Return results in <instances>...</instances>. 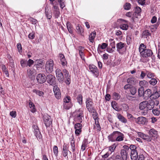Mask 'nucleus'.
Returning <instances> with one entry per match:
<instances>
[{"instance_id":"ea45409f","label":"nucleus","mask_w":160,"mask_h":160,"mask_svg":"<svg viewBox=\"0 0 160 160\" xmlns=\"http://www.w3.org/2000/svg\"><path fill=\"white\" fill-rule=\"evenodd\" d=\"M136 81L134 78L132 77L128 78L127 80V82L130 84L134 85L136 83Z\"/></svg>"},{"instance_id":"4c0bfd02","label":"nucleus","mask_w":160,"mask_h":160,"mask_svg":"<svg viewBox=\"0 0 160 160\" xmlns=\"http://www.w3.org/2000/svg\"><path fill=\"white\" fill-rule=\"evenodd\" d=\"M54 10L53 12L54 16L55 18H58L59 16L60 12L59 9L58 8V5L57 6V8L54 9Z\"/></svg>"},{"instance_id":"4be33fe9","label":"nucleus","mask_w":160,"mask_h":160,"mask_svg":"<svg viewBox=\"0 0 160 160\" xmlns=\"http://www.w3.org/2000/svg\"><path fill=\"white\" fill-rule=\"evenodd\" d=\"M34 70L33 69L29 68L27 70V74L29 78L31 80L35 78V77L33 74L34 72Z\"/></svg>"},{"instance_id":"a19ab883","label":"nucleus","mask_w":160,"mask_h":160,"mask_svg":"<svg viewBox=\"0 0 160 160\" xmlns=\"http://www.w3.org/2000/svg\"><path fill=\"white\" fill-rule=\"evenodd\" d=\"M96 35V32H93L90 34L89 36V40L90 42H93Z\"/></svg>"},{"instance_id":"423d86ee","label":"nucleus","mask_w":160,"mask_h":160,"mask_svg":"<svg viewBox=\"0 0 160 160\" xmlns=\"http://www.w3.org/2000/svg\"><path fill=\"white\" fill-rule=\"evenodd\" d=\"M42 119L47 128L50 126L52 124V120L51 118V117L47 114H45L43 117Z\"/></svg>"},{"instance_id":"9d476101","label":"nucleus","mask_w":160,"mask_h":160,"mask_svg":"<svg viewBox=\"0 0 160 160\" xmlns=\"http://www.w3.org/2000/svg\"><path fill=\"white\" fill-rule=\"evenodd\" d=\"M56 77L59 82H62L64 80V77L60 69H57L56 70Z\"/></svg>"},{"instance_id":"6ab92c4d","label":"nucleus","mask_w":160,"mask_h":160,"mask_svg":"<svg viewBox=\"0 0 160 160\" xmlns=\"http://www.w3.org/2000/svg\"><path fill=\"white\" fill-rule=\"evenodd\" d=\"M94 119L95 120V124L96 126H95L94 127V129H97V130L100 131L101 130V127L99 122V118L97 117V115L95 114L93 117Z\"/></svg>"},{"instance_id":"f3484780","label":"nucleus","mask_w":160,"mask_h":160,"mask_svg":"<svg viewBox=\"0 0 160 160\" xmlns=\"http://www.w3.org/2000/svg\"><path fill=\"white\" fill-rule=\"evenodd\" d=\"M147 106V110H151L154 107L155 103H154V100L150 99L148 101H146Z\"/></svg>"},{"instance_id":"e2e57ef3","label":"nucleus","mask_w":160,"mask_h":160,"mask_svg":"<svg viewBox=\"0 0 160 160\" xmlns=\"http://www.w3.org/2000/svg\"><path fill=\"white\" fill-rule=\"evenodd\" d=\"M131 5L130 3L126 2L123 6L124 9L125 10H128L131 8Z\"/></svg>"},{"instance_id":"4d7b16f0","label":"nucleus","mask_w":160,"mask_h":160,"mask_svg":"<svg viewBox=\"0 0 160 160\" xmlns=\"http://www.w3.org/2000/svg\"><path fill=\"white\" fill-rule=\"evenodd\" d=\"M120 28L124 30H126L128 28V25L127 24H122L120 26Z\"/></svg>"},{"instance_id":"ddd939ff","label":"nucleus","mask_w":160,"mask_h":160,"mask_svg":"<svg viewBox=\"0 0 160 160\" xmlns=\"http://www.w3.org/2000/svg\"><path fill=\"white\" fill-rule=\"evenodd\" d=\"M74 128L75 129V133L77 136L81 134L82 128V124L80 123H78L75 124L74 125Z\"/></svg>"},{"instance_id":"6e6d98bb","label":"nucleus","mask_w":160,"mask_h":160,"mask_svg":"<svg viewBox=\"0 0 160 160\" xmlns=\"http://www.w3.org/2000/svg\"><path fill=\"white\" fill-rule=\"evenodd\" d=\"M139 84L141 87H146L148 85V82L146 80L141 81L139 82Z\"/></svg>"},{"instance_id":"f704fd0d","label":"nucleus","mask_w":160,"mask_h":160,"mask_svg":"<svg viewBox=\"0 0 160 160\" xmlns=\"http://www.w3.org/2000/svg\"><path fill=\"white\" fill-rule=\"evenodd\" d=\"M144 89L143 87H141L138 90V95L139 97H142L144 96Z\"/></svg>"},{"instance_id":"0e129e2a","label":"nucleus","mask_w":160,"mask_h":160,"mask_svg":"<svg viewBox=\"0 0 160 160\" xmlns=\"http://www.w3.org/2000/svg\"><path fill=\"white\" fill-rule=\"evenodd\" d=\"M113 96L114 99L115 100H118L120 99V95L118 93L114 92L113 93Z\"/></svg>"},{"instance_id":"f03ea898","label":"nucleus","mask_w":160,"mask_h":160,"mask_svg":"<svg viewBox=\"0 0 160 160\" xmlns=\"http://www.w3.org/2000/svg\"><path fill=\"white\" fill-rule=\"evenodd\" d=\"M54 62L51 59L48 60L46 62L45 65L46 71L47 73L52 72L53 69Z\"/></svg>"},{"instance_id":"412c9836","label":"nucleus","mask_w":160,"mask_h":160,"mask_svg":"<svg viewBox=\"0 0 160 160\" xmlns=\"http://www.w3.org/2000/svg\"><path fill=\"white\" fill-rule=\"evenodd\" d=\"M43 60L42 59H37L35 61V65L37 69L38 68H42L44 65Z\"/></svg>"},{"instance_id":"a878e982","label":"nucleus","mask_w":160,"mask_h":160,"mask_svg":"<svg viewBox=\"0 0 160 160\" xmlns=\"http://www.w3.org/2000/svg\"><path fill=\"white\" fill-rule=\"evenodd\" d=\"M149 135L151 137L157 138L158 136V132L154 128L150 129L148 132Z\"/></svg>"},{"instance_id":"6e6552de","label":"nucleus","mask_w":160,"mask_h":160,"mask_svg":"<svg viewBox=\"0 0 160 160\" xmlns=\"http://www.w3.org/2000/svg\"><path fill=\"white\" fill-rule=\"evenodd\" d=\"M140 54L141 57L147 58L152 56L153 54V52L151 49H147L142 52Z\"/></svg>"},{"instance_id":"13d9d810","label":"nucleus","mask_w":160,"mask_h":160,"mask_svg":"<svg viewBox=\"0 0 160 160\" xmlns=\"http://www.w3.org/2000/svg\"><path fill=\"white\" fill-rule=\"evenodd\" d=\"M151 33L148 30H145L143 31L142 35L144 38H147V37L150 36Z\"/></svg>"},{"instance_id":"49530a36","label":"nucleus","mask_w":160,"mask_h":160,"mask_svg":"<svg viewBox=\"0 0 160 160\" xmlns=\"http://www.w3.org/2000/svg\"><path fill=\"white\" fill-rule=\"evenodd\" d=\"M147 77L149 78H154L155 75L154 73H152L149 71H146V73Z\"/></svg>"},{"instance_id":"473e14b6","label":"nucleus","mask_w":160,"mask_h":160,"mask_svg":"<svg viewBox=\"0 0 160 160\" xmlns=\"http://www.w3.org/2000/svg\"><path fill=\"white\" fill-rule=\"evenodd\" d=\"M141 11V8L137 6L135 7V11L133 13V16L132 17L133 20L134 21V18H135L134 17L138 15Z\"/></svg>"},{"instance_id":"20e7f679","label":"nucleus","mask_w":160,"mask_h":160,"mask_svg":"<svg viewBox=\"0 0 160 160\" xmlns=\"http://www.w3.org/2000/svg\"><path fill=\"white\" fill-rule=\"evenodd\" d=\"M71 97L69 96H67L63 99L64 102L63 104V109L68 110L72 106Z\"/></svg>"},{"instance_id":"aec40b11","label":"nucleus","mask_w":160,"mask_h":160,"mask_svg":"<svg viewBox=\"0 0 160 160\" xmlns=\"http://www.w3.org/2000/svg\"><path fill=\"white\" fill-rule=\"evenodd\" d=\"M68 152L71 154V152L68 150L67 145L63 146L62 154L64 157L66 158L67 159L68 158Z\"/></svg>"},{"instance_id":"79ce46f5","label":"nucleus","mask_w":160,"mask_h":160,"mask_svg":"<svg viewBox=\"0 0 160 160\" xmlns=\"http://www.w3.org/2000/svg\"><path fill=\"white\" fill-rule=\"evenodd\" d=\"M76 29L77 32L80 34L81 35H82L83 33V29L79 25L76 27Z\"/></svg>"},{"instance_id":"4468645a","label":"nucleus","mask_w":160,"mask_h":160,"mask_svg":"<svg viewBox=\"0 0 160 160\" xmlns=\"http://www.w3.org/2000/svg\"><path fill=\"white\" fill-rule=\"evenodd\" d=\"M138 134L139 137L148 142H151L152 140V138L150 136H149L142 132H138Z\"/></svg>"},{"instance_id":"603ef678","label":"nucleus","mask_w":160,"mask_h":160,"mask_svg":"<svg viewBox=\"0 0 160 160\" xmlns=\"http://www.w3.org/2000/svg\"><path fill=\"white\" fill-rule=\"evenodd\" d=\"M129 91L131 94L132 95H134L136 93L137 90L135 87L132 86L130 88Z\"/></svg>"},{"instance_id":"c03bdc74","label":"nucleus","mask_w":160,"mask_h":160,"mask_svg":"<svg viewBox=\"0 0 160 160\" xmlns=\"http://www.w3.org/2000/svg\"><path fill=\"white\" fill-rule=\"evenodd\" d=\"M151 79V80L149 81L150 84L153 86L155 85L158 82V79L154 78Z\"/></svg>"},{"instance_id":"8fccbe9b","label":"nucleus","mask_w":160,"mask_h":160,"mask_svg":"<svg viewBox=\"0 0 160 160\" xmlns=\"http://www.w3.org/2000/svg\"><path fill=\"white\" fill-rule=\"evenodd\" d=\"M144 152H140V153L138 156L137 158L136 159V160H144L145 159V157L143 154L144 153Z\"/></svg>"},{"instance_id":"bb28decb","label":"nucleus","mask_w":160,"mask_h":160,"mask_svg":"<svg viewBox=\"0 0 160 160\" xmlns=\"http://www.w3.org/2000/svg\"><path fill=\"white\" fill-rule=\"evenodd\" d=\"M137 123L139 124H144L146 122V119L143 117H138L136 121Z\"/></svg>"},{"instance_id":"dca6fc26","label":"nucleus","mask_w":160,"mask_h":160,"mask_svg":"<svg viewBox=\"0 0 160 160\" xmlns=\"http://www.w3.org/2000/svg\"><path fill=\"white\" fill-rule=\"evenodd\" d=\"M120 132L114 131L110 135L108 136V138L109 141L111 142H115L117 137Z\"/></svg>"},{"instance_id":"e433bc0d","label":"nucleus","mask_w":160,"mask_h":160,"mask_svg":"<svg viewBox=\"0 0 160 160\" xmlns=\"http://www.w3.org/2000/svg\"><path fill=\"white\" fill-rule=\"evenodd\" d=\"M88 144V140L86 139H84L82 142L81 148V151L82 152L84 151L85 150L86 148L87 147Z\"/></svg>"},{"instance_id":"5701e85b","label":"nucleus","mask_w":160,"mask_h":160,"mask_svg":"<svg viewBox=\"0 0 160 160\" xmlns=\"http://www.w3.org/2000/svg\"><path fill=\"white\" fill-rule=\"evenodd\" d=\"M152 91L150 89H148L144 91V99L145 100L148 99L149 98L151 99Z\"/></svg>"},{"instance_id":"69168bd1","label":"nucleus","mask_w":160,"mask_h":160,"mask_svg":"<svg viewBox=\"0 0 160 160\" xmlns=\"http://www.w3.org/2000/svg\"><path fill=\"white\" fill-rule=\"evenodd\" d=\"M50 2V3L52 5L54 9H56L57 8V6L58 5V3L57 2H53L55 0H49Z\"/></svg>"},{"instance_id":"37998d69","label":"nucleus","mask_w":160,"mask_h":160,"mask_svg":"<svg viewBox=\"0 0 160 160\" xmlns=\"http://www.w3.org/2000/svg\"><path fill=\"white\" fill-rule=\"evenodd\" d=\"M32 92L33 93H36L37 95H38L40 97H43V95H44V92L37 89H33L32 90Z\"/></svg>"},{"instance_id":"0eeeda50","label":"nucleus","mask_w":160,"mask_h":160,"mask_svg":"<svg viewBox=\"0 0 160 160\" xmlns=\"http://www.w3.org/2000/svg\"><path fill=\"white\" fill-rule=\"evenodd\" d=\"M46 77L48 83L50 85L54 86L56 84L55 77L52 74H48Z\"/></svg>"},{"instance_id":"680f3d73","label":"nucleus","mask_w":160,"mask_h":160,"mask_svg":"<svg viewBox=\"0 0 160 160\" xmlns=\"http://www.w3.org/2000/svg\"><path fill=\"white\" fill-rule=\"evenodd\" d=\"M53 153L57 157L58 155V148L57 146H54L53 148Z\"/></svg>"},{"instance_id":"5fc2aeb1","label":"nucleus","mask_w":160,"mask_h":160,"mask_svg":"<svg viewBox=\"0 0 160 160\" xmlns=\"http://www.w3.org/2000/svg\"><path fill=\"white\" fill-rule=\"evenodd\" d=\"M117 145H115V144H113L112 145L109 147V152H111V153L114 152L115 149Z\"/></svg>"},{"instance_id":"864d4df0","label":"nucleus","mask_w":160,"mask_h":160,"mask_svg":"<svg viewBox=\"0 0 160 160\" xmlns=\"http://www.w3.org/2000/svg\"><path fill=\"white\" fill-rule=\"evenodd\" d=\"M111 106L112 108L116 111H118V107L117 103L115 101H112L111 102Z\"/></svg>"},{"instance_id":"c85d7f7f","label":"nucleus","mask_w":160,"mask_h":160,"mask_svg":"<svg viewBox=\"0 0 160 160\" xmlns=\"http://www.w3.org/2000/svg\"><path fill=\"white\" fill-rule=\"evenodd\" d=\"M86 108L89 112H93L95 113L94 115H93V116L95 114H96L97 115V113L96 112L95 108L93 107V105L86 106Z\"/></svg>"},{"instance_id":"39448f33","label":"nucleus","mask_w":160,"mask_h":160,"mask_svg":"<svg viewBox=\"0 0 160 160\" xmlns=\"http://www.w3.org/2000/svg\"><path fill=\"white\" fill-rule=\"evenodd\" d=\"M73 115L75 118L78 121L81 123L82 121V118L83 117V111L79 109V110H76L73 112Z\"/></svg>"},{"instance_id":"72a5a7b5","label":"nucleus","mask_w":160,"mask_h":160,"mask_svg":"<svg viewBox=\"0 0 160 160\" xmlns=\"http://www.w3.org/2000/svg\"><path fill=\"white\" fill-rule=\"evenodd\" d=\"M147 102L146 101H145L142 102L140 103L139 108L140 110H143L146 108L147 109Z\"/></svg>"},{"instance_id":"052dcab7","label":"nucleus","mask_w":160,"mask_h":160,"mask_svg":"<svg viewBox=\"0 0 160 160\" xmlns=\"http://www.w3.org/2000/svg\"><path fill=\"white\" fill-rule=\"evenodd\" d=\"M108 44L105 43H102L101 45L99 44L98 46V51H99V47L102 49H105L108 46Z\"/></svg>"},{"instance_id":"f257e3e1","label":"nucleus","mask_w":160,"mask_h":160,"mask_svg":"<svg viewBox=\"0 0 160 160\" xmlns=\"http://www.w3.org/2000/svg\"><path fill=\"white\" fill-rule=\"evenodd\" d=\"M123 148L124 149H122L120 151L121 157L123 160H127L128 153L130 152L129 148L128 146L126 145L123 146Z\"/></svg>"},{"instance_id":"58836bf2","label":"nucleus","mask_w":160,"mask_h":160,"mask_svg":"<svg viewBox=\"0 0 160 160\" xmlns=\"http://www.w3.org/2000/svg\"><path fill=\"white\" fill-rule=\"evenodd\" d=\"M29 105L30 108V111L32 113H34L36 112V109L34 104L31 101L29 102Z\"/></svg>"},{"instance_id":"cd10ccee","label":"nucleus","mask_w":160,"mask_h":160,"mask_svg":"<svg viewBox=\"0 0 160 160\" xmlns=\"http://www.w3.org/2000/svg\"><path fill=\"white\" fill-rule=\"evenodd\" d=\"M45 13L48 19H50L52 17V14L51 11L48 9V7L47 6L45 8Z\"/></svg>"},{"instance_id":"7ed1b4c3","label":"nucleus","mask_w":160,"mask_h":160,"mask_svg":"<svg viewBox=\"0 0 160 160\" xmlns=\"http://www.w3.org/2000/svg\"><path fill=\"white\" fill-rule=\"evenodd\" d=\"M117 51L120 54H123L126 52V45L125 43L120 42L116 45Z\"/></svg>"},{"instance_id":"1a4fd4ad","label":"nucleus","mask_w":160,"mask_h":160,"mask_svg":"<svg viewBox=\"0 0 160 160\" xmlns=\"http://www.w3.org/2000/svg\"><path fill=\"white\" fill-rule=\"evenodd\" d=\"M36 79L38 83H43L46 80V77L45 75L42 73H39L36 76Z\"/></svg>"},{"instance_id":"a18cd8bd","label":"nucleus","mask_w":160,"mask_h":160,"mask_svg":"<svg viewBox=\"0 0 160 160\" xmlns=\"http://www.w3.org/2000/svg\"><path fill=\"white\" fill-rule=\"evenodd\" d=\"M146 49V46L143 43H141L140 44L139 48V51L140 54Z\"/></svg>"},{"instance_id":"774afa93","label":"nucleus","mask_w":160,"mask_h":160,"mask_svg":"<svg viewBox=\"0 0 160 160\" xmlns=\"http://www.w3.org/2000/svg\"><path fill=\"white\" fill-rule=\"evenodd\" d=\"M35 62L33 60L29 59L27 62V66L30 67Z\"/></svg>"},{"instance_id":"a211bd4d","label":"nucleus","mask_w":160,"mask_h":160,"mask_svg":"<svg viewBox=\"0 0 160 160\" xmlns=\"http://www.w3.org/2000/svg\"><path fill=\"white\" fill-rule=\"evenodd\" d=\"M34 129L35 135L38 140H41L42 138V136L38 126H35Z\"/></svg>"},{"instance_id":"c9c22d12","label":"nucleus","mask_w":160,"mask_h":160,"mask_svg":"<svg viewBox=\"0 0 160 160\" xmlns=\"http://www.w3.org/2000/svg\"><path fill=\"white\" fill-rule=\"evenodd\" d=\"M124 134L119 132L118 135L117 137V138L116 139V141L120 142L121 141H122L124 140Z\"/></svg>"},{"instance_id":"09e8293b","label":"nucleus","mask_w":160,"mask_h":160,"mask_svg":"<svg viewBox=\"0 0 160 160\" xmlns=\"http://www.w3.org/2000/svg\"><path fill=\"white\" fill-rule=\"evenodd\" d=\"M76 99L77 102L80 105H82V96L81 94H79L77 96Z\"/></svg>"},{"instance_id":"9b49d317","label":"nucleus","mask_w":160,"mask_h":160,"mask_svg":"<svg viewBox=\"0 0 160 160\" xmlns=\"http://www.w3.org/2000/svg\"><path fill=\"white\" fill-rule=\"evenodd\" d=\"M89 67L90 72L93 75L96 77H98L99 75V71L96 66L93 64H90Z\"/></svg>"},{"instance_id":"7c9ffc66","label":"nucleus","mask_w":160,"mask_h":160,"mask_svg":"<svg viewBox=\"0 0 160 160\" xmlns=\"http://www.w3.org/2000/svg\"><path fill=\"white\" fill-rule=\"evenodd\" d=\"M71 140L70 142V145L72 152H74L75 151V139L74 137L72 136V137L70 138Z\"/></svg>"},{"instance_id":"3c124183","label":"nucleus","mask_w":160,"mask_h":160,"mask_svg":"<svg viewBox=\"0 0 160 160\" xmlns=\"http://www.w3.org/2000/svg\"><path fill=\"white\" fill-rule=\"evenodd\" d=\"M86 106L93 105V104L92 100L90 98H86Z\"/></svg>"},{"instance_id":"de8ad7c7","label":"nucleus","mask_w":160,"mask_h":160,"mask_svg":"<svg viewBox=\"0 0 160 160\" xmlns=\"http://www.w3.org/2000/svg\"><path fill=\"white\" fill-rule=\"evenodd\" d=\"M67 27L69 32L70 33H72L73 32V29L72 26L69 22L67 23Z\"/></svg>"},{"instance_id":"2eb2a0df","label":"nucleus","mask_w":160,"mask_h":160,"mask_svg":"<svg viewBox=\"0 0 160 160\" xmlns=\"http://www.w3.org/2000/svg\"><path fill=\"white\" fill-rule=\"evenodd\" d=\"M53 91L56 98L58 99H59L61 98V94L60 90L56 85L53 87Z\"/></svg>"},{"instance_id":"2f4dec72","label":"nucleus","mask_w":160,"mask_h":160,"mask_svg":"<svg viewBox=\"0 0 160 160\" xmlns=\"http://www.w3.org/2000/svg\"><path fill=\"white\" fill-rule=\"evenodd\" d=\"M117 117L119 120L122 123H126L127 122L126 119L120 114H117Z\"/></svg>"},{"instance_id":"c756f323","label":"nucleus","mask_w":160,"mask_h":160,"mask_svg":"<svg viewBox=\"0 0 160 160\" xmlns=\"http://www.w3.org/2000/svg\"><path fill=\"white\" fill-rule=\"evenodd\" d=\"M59 56L60 57V60L62 66H65L67 64V62L64 56L62 54H59Z\"/></svg>"},{"instance_id":"bf43d9fd","label":"nucleus","mask_w":160,"mask_h":160,"mask_svg":"<svg viewBox=\"0 0 160 160\" xmlns=\"http://www.w3.org/2000/svg\"><path fill=\"white\" fill-rule=\"evenodd\" d=\"M27 62L25 59H22L20 61V64L22 67L24 68L25 67H27Z\"/></svg>"},{"instance_id":"393cba45","label":"nucleus","mask_w":160,"mask_h":160,"mask_svg":"<svg viewBox=\"0 0 160 160\" xmlns=\"http://www.w3.org/2000/svg\"><path fill=\"white\" fill-rule=\"evenodd\" d=\"M129 148V150L130 151V150L131 152L132 151H140V152H144V151L142 149H141L137 147L136 145H130Z\"/></svg>"},{"instance_id":"f8f14e48","label":"nucleus","mask_w":160,"mask_h":160,"mask_svg":"<svg viewBox=\"0 0 160 160\" xmlns=\"http://www.w3.org/2000/svg\"><path fill=\"white\" fill-rule=\"evenodd\" d=\"M158 87L155 86L154 87V90L152 92L153 93L151 94V99L153 100L156 99L160 96V91H157L156 89Z\"/></svg>"},{"instance_id":"b1692460","label":"nucleus","mask_w":160,"mask_h":160,"mask_svg":"<svg viewBox=\"0 0 160 160\" xmlns=\"http://www.w3.org/2000/svg\"><path fill=\"white\" fill-rule=\"evenodd\" d=\"M140 151H132L131 152V158L132 160H136L140 153Z\"/></svg>"},{"instance_id":"338daca9","label":"nucleus","mask_w":160,"mask_h":160,"mask_svg":"<svg viewBox=\"0 0 160 160\" xmlns=\"http://www.w3.org/2000/svg\"><path fill=\"white\" fill-rule=\"evenodd\" d=\"M152 112L156 116H158L160 114V111L157 109H153Z\"/></svg>"}]
</instances>
